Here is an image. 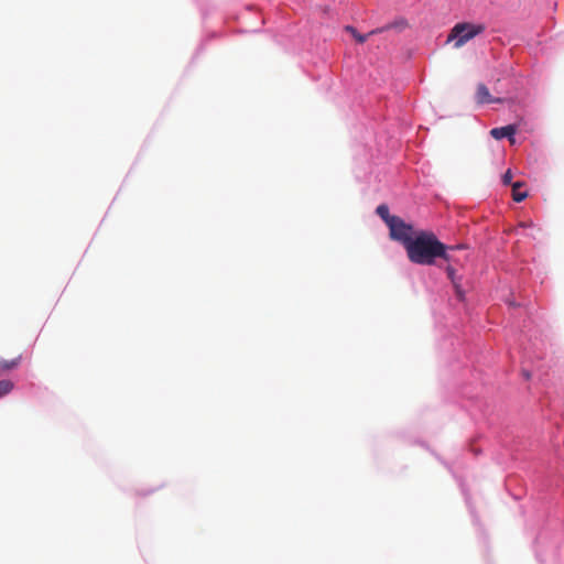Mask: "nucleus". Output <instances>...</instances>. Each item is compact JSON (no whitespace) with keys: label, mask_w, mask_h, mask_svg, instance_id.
I'll return each instance as SVG.
<instances>
[{"label":"nucleus","mask_w":564,"mask_h":564,"mask_svg":"<svg viewBox=\"0 0 564 564\" xmlns=\"http://www.w3.org/2000/svg\"><path fill=\"white\" fill-rule=\"evenodd\" d=\"M408 259L420 265H433L437 256H444V243L429 230L416 231L412 241L406 246Z\"/></svg>","instance_id":"1"},{"label":"nucleus","mask_w":564,"mask_h":564,"mask_svg":"<svg viewBox=\"0 0 564 564\" xmlns=\"http://www.w3.org/2000/svg\"><path fill=\"white\" fill-rule=\"evenodd\" d=\"M484 31V24H473L468 22L457 23L451 30L447 41H455L454 46L459 48L475 36L481 34Z\"/></svg>","instance_id":"2"},{"label":"nucleus","mask_w":564,"mask_h":564,"mask_svg":"<svg viewBox=\"0 0 564 564\" xmlns=\"http://www.w3.org/2000/svg\"><path fill=\"white\" fill-rule=\"evenodd\" d=\"M390 231V238L392 240L399 241L403 245L404 249L410 241L414 238L416 231H414L413 226L411 224H406L399 216L395 219L391 220V224L388 226Z\"/></svg>","instance_id":"3"},{"label":"nucleus","mask_w":564,"mask_h":564,"mask_svg":"<svg viewBox=\"0 0 564 564\" xmlns=\"http://www.w3.org/2000/svg\"><path fill=\"white\" fill-rule=\"evenodd\" d=\"M476 101L479 105L494 104V102L502 104L505 101V99L503 98H494L490 95L489 89L485 84H478L477 89H476Z\"/></svg>","instance_id":"4"},{"label":"nucleus","mask_w":564,"mask_h":564,"mask_svg":"<svg viewBox=\"0 0 564 564\" xmlns=\"http://www.w3.org/2000/svg\"><path fill=\"white\" fill-rule=\"evenodd\" d=\"M517 132V127L514 124H508L500 128H494L490 130V135L495 138L496 140H501L503 138H508L510 143H514L513 135Z\"/></svg>","instance_id":"5"},{"label":"nucleus","mask_w":564,"mask_h":564,"mask_svg":"<svg viewBox=\"0 0 564 564\" xmlns=\"http://www.w3.org/2000/svg\"><path fill=\"white\" fill-rule=\"evenodd\" d=\"M406 26H408L406 20L404 18H399L391 23H388L381 28L370 31V34H380V33L387 32L392 29H397V30L401 31V30H404Z\"/></svg>","instance_id":"6"},{"label":"nucleus","mask_w":564,"mask_h":564,"mask_svg":"<svg viewBox=\"0 0 564 564\" xmlns=\"http://www.w3.org/2000/svg\"><path fill=\"white\" fill-rule=\"evenodd\" d=\"M21 356L7 360V359H0V376L17 368L20 365Z\"/></svg>","instance_id":"7"},{"label":"nucleus","mask_w":564,"mask_h":564,"mask_svg":"<svg viewBox=\"0 0 564 564\" xmlns=\"http://www.w3.org/2000/svg\"><path fill=\"white\" fill-rule=\"evenodd\" d=\"M377 215L386 223L387 226L391 224L392 219H395L398 216L390 215L389 207L386 204H381L376 209Z\"/></svg>","instance_id":"8"},{"label":"nucleus","mask_w":564,"mask_h":564,"mask_svg":"<svg viewBox=\"0 0 564 564\" xmlns=\"http://www.w3.org/2000/svg\"><path fill=\"white\" fill-rule=\"evenodd\" d=\"M523 183L516 182L512 184V197L516 202L520 203L528 197V193L525 191H521Z\"/></svg>","instance_id":"9"},{"label":"nucleus","mask_w":564,"mask_h":564,"mask_svg":"<svg viewBox=\"0 0 564 564\" xmlns=\"http://www.w3.org/2000/svg\"><path fill=\"white\" fill-rule=\"evenodd\" d=\"M345 31H346V32H348V33H350V34L355 37V40H356L358 43H360V44L365 43V42L368 40V37L372 35V34H370V32H369V33H367V34H360V33H359V32H358L354 26H351V25H346V26H345Z\"/></svg>","instance_id":"10"},{"label":"nucleus","mask_w":564,"mask_h":564,"mask_svg":"<svg viewBox=\"0 0 564 564\" xmlns=\"http://www.w3.org/2000/svg\"><path fill=\"white\" fill-rule=\"evenodd\" d=\"M462 248H464L463 245L447 246L444 243V256H437V258H441V259L445 260L446 262H452V261H454V259H453V256L451 252L456 249H462Z\"/></svg>","instance_id":"11"},{"label":"nucleus","mask_w":564,"mask_h":564,"mask_svg":"<svg viewBox=\"0 0 564 564\" xmlns=\"http://www.w3.org/2000/svg\"><path fill=\"white\" fill-rule=\"evenodd\" d=\"M13 382L10 380H0V398L9 394L13 390Z\"/></svg>","instance_id":"12"},{"label":"nucleus","mask_w":564,"mask_h":564,"mask_svg":"<svg viewBox=\"0 0 564 564\" xmlns=\"http://www.w3.org/2000/svg\"><path fill=\"white\" fill-rule=\"evenodd\" d=\"M446 273H447V276L452 281L453 284L458 282L457 279H456V271H455V269L451 264H448L446 267Z\"/></svg>","instance_id":"13"},{"label":"nucleus","mask_w":564,"mask_h":564,"mask_svg":"<svg viewBox=\"0 0 564 564\" xmlns=\"http://www.w3.org/2000/svg\"><path fill=\"white\" fill-rule=\"evenodd\" d=\"M512 177H513V176H512L511 171H510V170H508V171L503 174V176H502V183H503L505 185H509V184H511Z\"/></svg>","instance_id":"14"},{"label":"nucleus","mask_w":564,"mask_h":564,"mask_svg":"<svg viewBox=\"0 0 564 564\" xmlns=\"http://www.w3.org/2000/svg\"><path fill=\"white\" fill-rule=\"evenodd\" d=\"M454 288H455V291H456V294L457 296L463 300L464 297V294H463V290L460 288V284L457 282V283H454Z\"/></svg>","instance_id":"15"}]
</instances>
